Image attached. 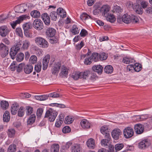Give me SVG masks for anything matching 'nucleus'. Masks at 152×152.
<instances>
[{"instance_id":"nucleus-17","label":"nucleus","mask_w":152,"mask_h":152,"mask_svg":"<svg viewBox=\"0 0 152 152\" xmlns=\"http://www.w3.org/2000/svg\"><path fill=\"white\" fill-rule=\"evenodd\" d=\"M103 67L100 65H94L92 67L93 70L99 74H101L103 71Z\"/></svg>"},{"instance_id":"nucleus-10","label":"nucleus","mask_w":152,"mask_h":152,"mask_svg":"<svg viewBox=\"0 0 152 152\" xmlns=\"http://www.w3.org/2000/svg\"><path fill=\"white\" fill-rule=\"evenodd\" d=\"M56 33V30L51 27H49L46 30L45 34L46 36L49 37H53Z\"/></svg>"},{"instance_id":"nucleus-58","label":"nucleus","mask_w":152,"mask_h":152,"mask_svg":"<svg viewBox=\"0 0 152 152\" xmlns=\"http://www.w3.org/2000/svg\"><path fill=\"white\" fill-rule=\"evenodd\" d=\"M37 56L33 55L31 56L29 59V61L32 64H34L37 62Z\"/></svg>"},{"instance_id":"nucleus-25","label":"nucleus","mask_w":152,"mask_h":152,"mask_svg":"<svg viewBox=\"0 0 152 152\" xmlns=\"http://www.w3.org/2000/svg\"><path fill=\"white\" fill-rule=\"evenodd\" d=\"M60 75L61 77H66L68 75V71L66 68L63 66H62L61 68V72Z\"/></svg>"},{"instance_id":"nucleus-60","label":"nucleus","mask_w":152,"mask_h":152,"mask_svg":"<svg viewBox=\"0 0 152 152\" xmlns=\"http://www.w3.org/2000/svg\"><path fill=\"white\" fill-rule=\"evenodd\" d=\"M84 45L83 41H81L80 44H77L75 45V48L77 50H80Z\"/></svg>"},{"instance_id":"nucleus-31","label":"nucleus","mask_w":152,"mask_h":152,"mask_svg":"<svg viewBox=\"0 0 152 152\" xmlns=\"http://www.w3.org/2000/svg\"><path fill=\"white\" fill-rule=\"evenodd\" d=\"M7 133L8 137L12 138L14 137L15 131L14 129L10 128L8 129Z\"/></svg>"},{"instance_id":"nucleus-32","label":"nucleus","mask_w":152,"mask_h":152,"mask_svg":"<svg viewBox=\"0 0 152 152\" xmlns=\"http://www.w3.org/2000/svg\"><path fill=\"white\" fill-rule=\"evenodd\" d=\"M0 105L1 108L5 110L7 109L9 106L8 102L4 100H2L1 102Z\"/></svg>"},{"instance_id":"nucleus-61","label":"nucleus","mask_w":152,"mask_h":152,"mask_svg":"<svg viewBox=\"0 0 152 152\" xmlns=\"http://www.w3.org/2000/svg\"><path fill=\"white\" fill-rule=\"evenodd\" d=\"M48 97H53V98H58L60 97V95L58 94L56 92H54L50 93L48 95Z\"/></svg>"},{"instance_id":"nucleus-35","label":"nucleus","mask_w":152,"mask_h":152,"mask_svg":"<svg viewBox=\"0 0 152 152\" xmlns=\"http://www.w3.org/2000/svg\"><path fill=\"white\" fill-rule=\"evenodd\" d=\"M59 146L58 144H53L51 147V152H58Z\"/></svg>"},{"instance_id":"nucleus-34","label":"nucleus","mask_w":152,"mask_h":152,"mask_svg":"<svg viewBox=\"0 0 152 152\" xmlns=\"http://www.w3.org/2000/svg\"><path fill=\"white\" fill-rule=\"evenodd\" d=\"M31 16L34 18H38L40 16V12L37 10L32 11L30 13Z\"/></svg>"},{"instance_id":"nucleus-28","label":"nucleus","mask_w":152,"mask_h":152,"mask_svg":"<svg viewBox=\"0 0 152 152\" xmlns=\"http://www.w3.org/2000/svg\"><path fill=\"white\" fill-rule=\"evenodd\" d=\"M113 67L111 65H108L105 66L104 69L105 72L107 74H111L113 71Z\"/></svg>"},{"instance_id":"nucleus-13","label":"nucleus","mask_w":152,"mask_h":152,"mask_svg":"<svg viewBox=\"0 0 152 152\" xmlns=\"http://www.w3.org/2000/svg\"><path fill=\"white\" fill-rule=\"evenodd\" d=\"M100 10L102 15L104 17L107 16V15L109 14L110 7L108 5H104L101 7Z\"/></svg>"},{"instance_id":"nucleus-20","label":"nucleus","mask_w":152,"mask_h":152,"mask_svg":"<svg viewBox=\"0 0 152 152\" xmlns=\"http://www.w3.org/2000/svg\"><path fill=\"white\" fill-rule=\"evenodd\" d=\"M122 19L123 21L125 23L128 24L131 22V16L127 14H125L122 17Z\"/></svg>"},{"instance_id":"nucleus-8","label":"nucleus","mask_w":152,"mask_h":152,"mask_svg":"<svg viewBox=\"0 0 152 152\" xmlns=\"http://www.w3.org/2000/svg\"><path fill=\"white\" fill-rule=\"evenodd\" d=\"M134 128L135 132L138 134H142L144 130L143 125L140 124H135L134 126Z\"/></svg>"},{"instance_id":"nucleus-29","label":"nucleus","mask_w":152,"mask_h":152,"mask_svg":"<svg viewBox=\"0 0 152 152\" xmlns=\"http://www.w3.org/2000/svg\"><path fill=\"white\" fill-rule=\"evenodd\" d=\"M57 12L58 15H60L62 18H65L66 17V12L61 8H59L57 10Z\"/></svg>"},{"instance_id":"nucleus-52","label":"nucleus","mask_w":152,"mask_h":152,"mask_svg":"<svg viewBox=\"0 0 152 152\" xmlns=\"http://www.w3.org/2000/svg\"><path fill=\"white\" fill-rule=\"evenodd\" d=\"M50 42L52 44H54L58 42V37L54 36L53 37H50Z\"/></svg>"},{"instance_id":"nucleus-54","label":"nucleus","mask_w":152,"mask_h":152,"mask_svg":"<svg viewBox=\"0 0 152 152\" xmlns=\"http://www.w3.org/2000/svg\"><path fill=\"white\" fill-rule=\"evenodd\" d=\"M16 151V145L14 144H11L8 149V152H15Z\"/></svg>"},{"instance_id":"nucleus-62","label":"nucleus","mask_w":152,"mask_h":152,"mask_svg":"<svg viewBox=\"0 0 152 152\" xmlns=\"http://www.w3.org/2000/svg\"><path fill=\"white\" fill-rule=\"evenodd\" d=\"M113 10L115 12H116L120 13L121 12L122 10L121 7L116 5L114 6L113 8Z\"/></svg>"},{"instance_id":"nucleus-46","label":"nucleus","mask_w":152,"mask_h":152,"mask_svg":"<svg viewBox=\"0 0 152 152\" xmlns=\"http://www.w3.org/2000/svg\"><path fill=\"white\" fill-rule=\"evenodd\" d=\"M134 70L135 71L138 72L141 70L142 65L139 63H136L134 64Z\"/></svg>"},{"instance_id":"nucleus-53","label":"nucleus","mask_w":152,"mask_h":152,"mask_svg":"<svg viewBox=\"0 0 152 152\" xmlns=\"http://www.w3.org/2000/svg\"><path fill=\"white\" fill-rule=\"evenodd\" d=\"M80 18L82 20H86L89 18L93 19L91 17L85 13H83L80 16Z\"/></svg>"},{"instance_id":"nucleus-33","label":"nucleus","mask_w":152,"mask_h":152,"mask_svg":"<svg viewBox=\"0 0 152 152\" xmlns=\"http://www.w3.org/2000/svg\"><path fill=\"white\" fill-rule=\"evenodd\" d=\"M104 17L106 18V19L108 21H109L112 23L114 22L115 20V18L114 16L110 14H109L107 15V16H105Z\"/></svg>"},{"instance_id":"nucleus-38","label":"nucleus","mask_w":152,"mask_h":152,"mask_svg":"<svg viewBox=\"0 0 152 152\" xmlns=\"http://www.w3.org/2000/svg\"><path fill=\"white\" fill-rule=\"evenodd\" d=\"M81 78H83L85 79L86 77H88L89 75L90 74V72L88 70L84 71L83 72H80Z\"/></svg>"},{"instance_id":"nucleus-4","label":"nucleus","mask_w":152,"mask_h":152,"mask_svg":"<svg viewBox=\"0 0 152 152\" xmlns=\"http://www.w3.org/2000/svg\"><path fill=\"white\" fill-rule=\"evenodd\" d=\"M124 137L126 139L131 137L134 134L133 129L130 127H126L123 131Z\"/></svg>"},{"instance_id":"nucleus-40","label":"nucleus","mask_w":152,"mask_h":152,"mask_svg":"<svg viewBox=\"0 0 152 152\" xmlns=\"http://www.w3.org/2000/svg\"><path fill=\"white\" fill-rule=\"evenodd\" d=\"M80 30L78 29L77 26L74 25L73 26L72 28L71 29V31L73 34L75 35L79 34Z\"/></svg>"},{"instance_id":"nucleus-51","label":"nucleus","mask_w":152,"mask_h":152,"mask_svg":"<svg viewBox=\"0 0 152 152\" xmlns=\"http://www.w3.org/2000/svg\"><path fill=\"white\" fill-rule=\"evenodd\" d=\"M18 52L16 50L13 48L11 49V50L10 52V54L11 58L13 59L15 58V56Z\"/></svg>"},{"instance_id":"nucleus-1","label":"nucleus","mask_w":152,"mask_h":152,"mask_svg":"<svg viewBox=\"0 0 152 152\" xmlns=\"http://www.w3.org/2000/svg\"><path fill=\"white\" fill-rule=\"evenodd\" d=\"M58 115V113L51 108L47 110L45 115V118H48V120L50 122L54 121Z\"/></svg>"},{"instance_id":"nucleus-37","label":"nucleus","mask_w":152,"mask_h":152,"mask_svg":"<svg viewBox=\"0 0 152 152\" xmlns=\"http://www.w3.org/2000/svg\"><path fill=\"white\" fill-rule=\"evenodd\" d=\"M91 58L92 61L94 62H97L99 61V57L98 53H97L94 52L90 56Z\"/></svg>"},{"instance_id":"nucleus-19","label":"nucleus","mask_w":152,"mask_h":152,"mask_svg":"<svg viewBox=\"0 0 152 152\" xmlns=\"http://www.w3.org/2000/svg\"><path fill=\"white\" fill-rule=\"evenodd\" d=\"M36 119V115L34 114H32L30 115L27 121V125H31L34 123Z\"/></svg>"},{"instance_id":"nucleus-15","label":"nucleus","mask_w":152,"mask_h":152,"mask_svg":"<svg viewBox=\"0 0 152 152\" xmlns=\"http://www.w3.org/2000/svg\"><path fill=\"white\" fill-rule=\"evenodd\" d=\"M41 18L46 25L49 26L50 25V21L49 15L47 13H44L42 14Z\"/></svg>"},{"instance_id":"nucleus-56","label":"nucleus","mask_w":152,"mask_h":152,"mask_svg":"<svg viewBox=\"0 0 152 152\" xmlns=\"http://www.w3.org/2000/svg\"><path fill=\"white\" fill-rule=\"evenodd\" d=\"M92 60L90 56L89 55L86 58L84 61V63L85 64L88 65L90 64L92 62Z\"/></svg>"},{"instance_id":"nucleus-9","label":"nucleus","mask_w":152,"mask_h":152,"mask_svg":"<svg viewBox=\"0 0 152 152\" xmlns=\"http://www.w3.org/2000/svg\"><path fill=\"white\" fill-rule=\"evenodd\" d=\"M61 66V64L59 62H57L54 64L52 67L51 70L52 74L57 75L59 72Z\"/></svg>"},{"instance_id":"nucleus-16","label":"nucleus","mask_w":152,"mask_h":152,"mask_svg":"<svg viewBox=\"0 0 152 152\" xmlns=\"http://www.w3.org/2000/svg\"><path fill=\"white\" fill-rule=\"evenodd\" d=\"M109 129L107 125H104L102 126L100 129V131L101 133L104 135L105 136L107 137H110V135L109 133Z\"/></svg>"},{"instance_id":"nucleus-57","label":"nucleus","mask_w":152,"mask_h":152,"mask_svg":"<svg viewBox=\"0 0 152 152\" xmlns=\"http://www.w3.org/2000/svg\"><path fill=\"white\" fill-rule=\"evenodd\" d=\"M25 64L23 63H21L19 64L18 67H16V71L18 73L20 72L23 71V69L24 68Z\"/></svg>"},{"instance_id":"nucleus-42","label":"nucleus","mask_w":152,"mask_h":152,"mask_svg":"<svg viewBox=\"0 0 152 152\" xmlns=\"http://www.w3.org/2000/svg\"><path fill=\"white\" fill-rule=\"evenodd\" d=\"M105 139L102 140L101 141V144L102 145H104V146H107V143L109 141H110L111 137H107L104 136Z\"/></svg>"},{"instance_id":"nucleus-64","label":"nucleus","mask_w":152,"mask_h":152,"mask_svg":"<svg viewBox=\"0 0 152 152\" xmlns=\"http://www.w3.org/2000/svg\"><path fill=\"white\" fill-rule=\"evenodd\" d=\"M71 131L70 128L68 126L64 127L62 129V132L64 133H67Z\"/></svg>"},{"instance_id":"nucleus-12","label":"nucleus","mask_w":152,"mask_h":152,"mask_svg":"<svg viewBox=\"0 0 152 152\" xmlns=\"http://www.w3.org/2000/svg\"><path fill=\"white\" fill-rule=\"evenodd\" d=\"M121 130L118 129H114L112 132V136L113 137L115 140H118L119 137V136L121 134Z\"/></svg>"},{"instance_id":"nucleus-11","label":"nucleus","mask_w":152,"mask_h":152,"mask_svg":"<svg viewBox=\"0 0 152 152\" xmlns=\"http://www.w3.org/2000/svg\"><path fill=\"white\" fill-rule=\"evenodd\" d=\"M50 58V56L49 54H47L44 57L42 61V69L44 70L47 68Z\"/></svg>"},{"instance_id":"nucleus-22","label":"nucleus","mask_w":152,"mask_h":152,"mask_svg":"<svg viewBox=\"0 0 152 152\" xmlns=\"http://www.w3.org/2000/svg\"><path fill=\"white\" fill-rule=\"evenodd\" d=\"M87 144L89 148L94 149L95 147L94 140L92 138L88 139L87 141Z\"/></svg>"},{"instance_id":"nucleus-30","label":"nucleus","mask_w":152,"mask_h":152,"mask_svg":"<svg viewBox=\"0 0 152 152\" xmlns=\"http://www.w3.org/2000/svg\"><path fill=\"white\" fill-rule=\"evenodd\" d=\"M21 50H27L30 45V42L28 40H25L23 41Z\"/></svg>"},{"instance_id":"nucleus-63","label":"nucleus","mask_w":152,"mask_h":152,"mask_svg":"<svg viewBox=\"0 0 152 152\" xmlns=\"http://www.w3.org/2000/svg\"><path fill=\"white\" fill-rule=\"evenodd\" d=\"M124 147V145L122 144H117L115 146V149L116 151L121 150Z\"/></svg>"},{"instance_id":"nucleus-59","label":"nucleus","mask_w":152,"mask_h":152,"mask_svg":"<svg viewBox=\"0 0 152 152\" xmlns=\"http://www.w3.org/2000/svg\"><path fill=\"white\" fill-rule=\"evenodd\" d=\"M131 22L133 23H136L138 22L139 21L137 17L134 15H132L131 16Z\"/></svg>"},{"instance_id":"nucleus-49","label":"nucleus","mask_w":152,"mask_h":152,"mask_svg":"<svg viewBox=\"0 0 152 152\" xmlns=\"http://www.w3.org/2000/svg\"><path fill=\"white\" fill-rule=\"evenodd\" d=\"M71 77L75 80H78L79 78L81 79V77H82L80 75V72H75L72 75Z\"/></svg>"},{"instance_id":"nucleus-39","label":"nucleus","mask_w":152,"mask_h":152,"mask_svg":"<svg viewBox=\"0 0 152 152\" xmlns=\"http://www.w3.org/2000/svg\"><path fill=\"white\" fill-rule=\"evenodd\" d=\"M74 121V119L72 118V116H67L65 118L64 121L65 124H69L72 123Z\"/></svg>"},{"instance_id":"nucleus-50","label":"nucleus","mask_w":152,"mask_h":152,"mask_svg":"<svg viewBox=\"0 0 152 152\" xmlns=\"http://www.w3.org/2000/svg\"><path fill=\"white\" fill-rule=\"evenodd\" d=\"M99 59L101 60H104L107 57V54L105 53H100L99 55Z\"/></svg>"},{"instance_id":"nucleus-47","label":"nucleus","mask_w":152,"mask_h":152,"mask_svg":"<svg viewBox=\"0 0 152 152\" xmlns=\"http://www.w3.org/2000/svg\"><path fill=\"white\" fill-rule=\"evenodd\" d=\"M58 15V14L57 12L53 11L50 13V16L52 20L56 21Z\"/></svg>"},{"instance_id":"nucleus-21","label":"nucleus","mask_w":152,"mask_h":152,"mask_svg":"<svg viewBox=\"0 0 152 152\" xmlns=\"http://www.w3.org/2000/svg\"><path fill=\"white\" fill-rule=\"evenodd\" d=\"M33 66L30 65H27L25 66L24 67V71L26 74L30 73L33 71Z\"/></svg>"},{"instance_id":"nucleus-55","label":"nucleus","mask_w":152,"mask_h":152,"mask_svg":"<svg viewBox=\"0 0 152 152\" xmlns=\"http://www.w3.org/2000/svg\"><path fill=\"white\" fill-rule=\"evenodd\" d=\"M22 43L21 41H19L18 42L16 43V45L14 47V48L17 51H18L20 49H21V46Z\"/></svg>"},{"instance_id":"nucleus-41","label":"nucleus","mask_w":152,"mask_h":152,"mask_svg":"<svg viewBox=\"0 0 152 152\" xmlns=\"http://www.w3.org/2000/svg\"><path fill=\"white\" fill-rule=\"evenodd\" d=\"M48 97V95L35 96V98L37 100L40 101H44L47 99Z\"/></svg>"},{"instance_id":"nucleus-36","label":"nucleus","mask_w":152,"mask_h":152,"mask_svg":"<svg viewBox=\"0 0 152 152\" xmlns=\"http://www.w3.org/2000/svg\"><path fill=\"white\" fill-rule=\"evenodd\" d=\"M137 2L143 8L146 7L148 4L147 2L144 0H137Z\"/></svg>"},{"instance_id":"nucleus-27","label":"nucleus","mask_w":152,"mask_h":152,"mask_svg":"<svg viewBox=\"0 0 152 152\" xmlns=\"http://www.w3.org/2000/svg\"><path fill=\"white\" fill-rule=\"evenodd\" d=\"M81 148L79 145L75 144L71 147V151L72 152H80Z\"/></svg>"},{"instance_id":"nucleus-48","label":"nucleus","mask_w":152,"mask_h":152,"mask_svg":"<svg viewBox=\"0 0 152 152\" xmlns=\"http://www.w3.org/2000/svg\"><path fill=\"white\" fill-rule=\"evenodd\" d=\"M134 61V60L130 58L124 57L123 58L122 61L123 63L128 64L130 63H132Z\"/></svg>"},{"instance_id":"nucleus-18","label":"nucleus","mask_w":152,"mask_h":152,"mask_svg":"<svg viewBox=\"0 0 152 152\" xmlns=\"http://www.w3.org/2000/svg\"><path fill=\"white\" fill-rule=\"evenodd\" d=\"M149 145V143L146 140H143L140 142L138 146L140 148L145 149Z\"/></svg>"},{"instance_id":"nucleus-45","label":"nucleus","mask_w":152,"mask_h":152,"mask_svg":"<svg viewBox=\"0 0 152 152\" xmlns=\"http://www.w3.org/2000/svg\"><path fill=\"white\" fill-rule=\"evenodd\" d=\"M25 108L23 106H21L19 109L18 115L20 117H23L25 114Z\"/></svg>"},{"instance_id":"nucleus-24","label":"nucleus","mask_w":152,"mask_h":152,"mask_svg":"<svg viewBox=\"0 0 152 152\" xmlns=\"http://www.w3.org/2000/svg\"><path fill=\"white\" fill-rule=\"evenodd\" d=\"M18 105L16 104H13L12 105L11 108V113L12 115H15L18 110Z\"/></svg>"},{"instance_id":"nucleus-2","label":"nucleus","mask_w":152,"mask_h":152,"mask_svg":"<svg viewBox=\"0 0 152 152\" xmlns=\"http://www.w3.org/2000/svg\"><path fill=\"white\" fill-rule=\"evenodd\" d=\"M30 18V17L29 14L22 15L19 16L16 20L11 23L10 25L12 28L15 29L17 24L21 23L24 20Z\"/></svg>"},{"instance_id":"nucleus-43","label":"nucleus","mask_w":152,"mask_h":152,"mask_svg":"<svg viewBox=\"0 0 152 152\" xmlns=\"http://www.w3.org/2000/svg\"><path fill=\"white\" fill-rule=\"evenodd\" d=\"M26 114L27 115H31L33 114V108L29 106L26 107Z\"/></svg>"},{"instance_id":"nucleus-44","label":"nucleus","mask_w":152,"mask_h":152,"mask_svg":"<svg viewBox=\"0 0 152 152\" xmlns=\"http://www.w3.org/2000/svg\"><path fill=\"white\" fill-rule=\"evenodd\" d=\"M24 57V54L22 53H18L16 58V60L18 62H21L23 60Z\"/></svg>"},{"instance_id":"nucleus-14","label":"nucleus","mask_w":152,"mask_h":152,"mask_svg":"<svg viewBox=\"0 0 152 152\" xmlns=\"http://www.w3.org/2000/svg\"><path fill=\"white\" fill-rule=\"evenodd\" d=\"M80 124L82 128L86 129L90 128L91 126L90 123L87 120L85 119L81 121Z\"/></svg>"},{"instance_id":"nucleus-7","label":"nucleus","mask_w":152,"mask_h":152,"mask_svg":"<svg viewBox=\"0 0 152 152\" xmlns=\"http://www.w3.org/2000/svg\"><path fill=\"white\" fill-rule=\"evenodd\" d=\"M9 32V29L7 26H3L0 27V35L2 37H6Z\"/></svg>"},{"instance_id":"nucleus-3","label":"nucleus","mask_w":152,"mask_h":152,"mask_svg":"<svg viewBox=\"0 0 152 152\" xmlns=\"http://www.w3.org/2000/svg\"><path fill=\"white\" fill-rule=\"evenodd\" d=\"M36 43L40 47L42 48H46L48 46V42L44 38L40 37H37L35 38Z\"/></svg>"},{"instance_id":"nucleus-26","label":"nucleus","mask_w":152,"mask_h":152,"mask_svg":"<svg viewBox=\"0 0 152 152\" xmlns=\"http://www.w3.org/2000/svg\"><path fill=\"white\" fill-rule=\"evenodd\" d=\"M10 119V115L9 112L7 111H5L3 115V121L7 122L9 121Z\"/></svg>"},{"instance_id":"nucleus-23","label":"nucleus","mask_w":152,"mask_h":152,"mask_svg":"<svg viewBox=\"0 0 152 152\" xmlns=\"http://www.w3.org/2000/svg\"><path fill=\"white\" fill-rule=\"evenodd\" d=\"M23 28L24 31L26 32L29 29L31 28H32V24L30 22L24 23L23 25Z\"/></svg>"},{"instance_id":"nucleus-6","label":"nucleus","mask_w":152,"mask_h":152,"mask_svg":"<svg viewBox=\"0 0 152 152\" xmlns=\"http://www.w3.org/2000/svg\"><path fill=\"white\" fill-rule=\"evenodd\" d=\"M9 53V48L7 47L1 43L0 44V53L2 57H5Z\"/></svg>"},{"instance_id":"nucleus-5","label":"nucleus","mask_w":152,"mask_h":152,"mask_svg":"<svg viewBox=\"0 0 152 152\" xmlns=\"http://www.w3.org/2000/svg\"><path fill=\"white\" fill-rule=\"evenodd\" d=\"M33 27L37 30L40 31L43 28V24L40 19H36L33 22Z\"/></svg>"}]
</instances>
